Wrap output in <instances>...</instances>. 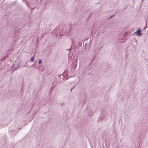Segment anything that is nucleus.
<instances>
[{
    "mask_svg": "<svg viewBox=\"0 0 148 148\" xmlns=\"http://www.w3.org/2000/svg\"><path fill=\"white\" fill-rule=\"evenodd\" d=\"M105 118L104 117V115L102 113V115L100 116L99 118V119L98 121H102L103 120H105Z\"/></svg>",
    "mask_w": 148,
    "mask_h": 148,
    "instance_id": "obj_3",
    "label": "nucleus"
},
{
    "mask_svg": "<svg viewBox=\"0 0 148 148\" xmlns=\"http://www.w3.org/2000/svg\"><path fill=\"white\" fill-rule=\"evenodd\" d=\"M67 79H63V80H66Z\"/></svg>",
    "mask_w": 148,
    "mask_h": 148,
    "instance_id": "obj_10",
    "label": "nucleus"
},
{
    "mask_svg": "<svg viewBox=\"0 0 148 148\" xmlns=\"http://www.w3.org/2000/svg\"><path fill=\"white\" fill-rule=\"evenodd\" d=\"M113 16H114V15H113V16H111L110 17H109V18H112V17Z\"/></svg>",
    "mask_w": 148,
    "mask_h": 148,
    "instance_id": "obj_8",
    "label": "nucleus"
},
{
    "mask_svg": "<svg viewBox=\"0 0 148 148\" xmlns=\"http://www.w3.org/2000/svg\"><path fill=\"white\" fill-rule=\"evenodd\" d=\"M24 66H23V67H24Z\"/></svg>",
    "mask_w": 148,
    "mask_h": 148,
    "instance_id": "obj_12",
    "label": "nucleus"
},
{
    "mask_svg": "<svg viewBox=\"0 0 148 148\" xmlns=\"http://www.w3.org/2000/svg\"><path fill=\"white\" fill-rule=\"evenodd\" d=\"M90 69L88 67L85 68L83 71V73L88 75H90L91 74L90 73Z\"/></svg>",
    "mask_w": 148,
    "mask_h": 148,
    "instance_id": "obj_1",
    "label": "nucleus"
},
{
    "mask_svg": "<svg viewBox=\"0 0 148 148\" xmlns=\"http://www.w3.org/2000/svg\"><path fill=\"white\" fill-rule=\"evenodd\" d=\"M140 29H138V30L135 32V34H136V35L139 36L141 34V33L140 32Z\"/></svg>",
    "mask_w": 148,
    "mask_h": 148,
    "instance_id": "obj_4",
    "label": "nucleus"
},
{
    "mask_svg": "<svg viewBox=\"0 0 148 148\" xmlns=\"http://www.w3.org/2000/svg\"><path fill=\"white\" fill-rule=\"evenodd\" d=\"M71 48L70 49H67V50L68 51H70V50H71Z\"/></svg>",
    "mask_w": 148,
    "mask_h": 148,
    "instance_id": "obj_9",
    "label": "nucleus"
},
{
    "mask_svg": "<svg viewBox=\"0 0 148 148\" xmlns=\"http://www.w3.org/2000/svg\"><path fill=\"white\" fill-rule=\"evenodd\" d=\"M75 39L74 38H71V43L72 45H73L74 43V41H75Z\"/></svg>",
    "mask_w": 148,
    "mask_h": 148,
    "instance_id": "obj_5",
    "label": "nucleus"
},
{
    "mask_svg": "<svg viewBox=\"0 0 148 148\" xmlns=\"http://www.w3.org/2000/svg\"><path fill=\"white\" fill-rule=\"evenodd\" d=\"M145 29V28L143 29Z\"/></svg>",
    "mask_w": 148,
    "mask_h": 148,
    "instance_id": "obj_11",
    "label": "nucleus"
},
{
    "mask_svg": "<svg viewBox=\"0 0 148 148\" xmlns=\"http://www.w3.org/2000/svg\"><path fill=\"white\" fill-rule=\"evenodd\" d=\"M20 66V65L19 64H17V66H15V65H14V66H12V70L14 71H15L17 69H18Z\"/></svg>",
    "mask_w": 148,
    "mask_h": 148,
    "instance_id": "obj_2",
    "label": "nucleus"
},
{
    "mask_svg": "<svg viewBox=\"0 0 148 148\" xmlns=\"http://www.w3.org/2000/svg\"><path fill=\"white\" fill-rule=\"evenodd\" d=\"M12 132V131H10V132Z\"/></svg>",
    "mask_w": 148,
    "mask_h": 148,
    "instance_id": "obj_13",
    "label": "nucleus"
},
{
    "mask_svg": "<svg viewBox=\"0 0 148 148\" xmlns=\"http://www.w3.org/2000/svg\"><path fill=\"white\" fill-rule=\"evenodd\" d=\"M30 60L31 61H34V57H32L31 59H30Z\"/></svg>",
    "mask_w": 148,
    "mask_h": 148,
    "instance_id": "obj_6",
    "label": "nucleus"
},
{
    "mask_svg": "<svg viewBox=\"0 0 148 148\" xmlns=\"http://www.w3.org/2000/svg\"><path fill=\"white\" fill-rule=\"evenodd\" d=\"M41 60H39L38 63V64H40V63H41Z\"/></svg>",
    "mask_w": 148,
    "mask_h": 148,
    "instance_id": "obj_7",
    "label": "nucleus"
}]
</instances>
